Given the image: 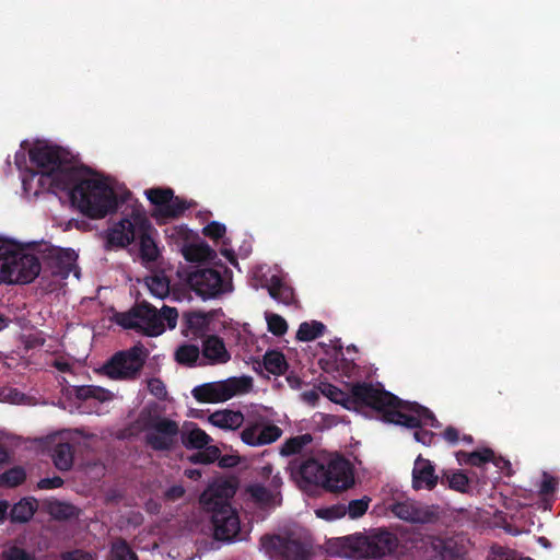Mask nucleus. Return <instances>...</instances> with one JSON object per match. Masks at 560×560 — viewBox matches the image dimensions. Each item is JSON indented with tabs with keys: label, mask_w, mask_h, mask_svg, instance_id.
<instances>
[{
	"label": "nucleus",
	"mask_w": 560,
	"mask_h": 560,
	"mask_svg": "<svg viewBox=\"0 0 560 560\" xmlns=\"http://www.w3.org/2000/svg\"><path fill=\"white\" fill-rule=\"evenodd\" d=\"M319 392L330 401L350 410L370 407L380 412L385 421L407 428L420 425L438 427L434 415L425 407L415 402L399 401L396 396L385 392L380 384H357L346 394L332 384H319Z\"/></svg>",
	"instance_id": "f03ea898"
},
{
	"label": "nucleus",
	"mask_w": 560,
	"mask_h": 560,
	"mask_svg": "<svg viewBox=\"0 0 560 560\" xmlns=\"http://www.w3.org/2000/svg\"><path fill=\"white\" fill-rule=\"evenodd\" d=\"M325 469L324 465L316 462V459H306L300 467V476L302 478V487L308 485L325 486Z\"/></svg>",
	"instance_id": "a878e982"
},
{
	"label": "nucleus",
	"mask_w": 560,
	"mask_h": 560,
	"mask_svg": "<svg viewBox=\"0 0 560 560\" xmlns=\"http://www.w3.org/2000/svg\"><path fill=\"white\" fill-rule=\"evenodd\" d=\"M183 254L185 259L188 261H202L211 257L212 250L210 249L209 245L199 242L185 245L183 248Z\"/></svg>",
	"instance_id": "473e14b6"
},
{
	"label": "nucleus",
	"mask_w": 560,
	"mask_h": 560,
	"mask_svg": "<svg viewBox=\"0 0 560 560\" xmlns=\"http://www.w3.org/2000/svg\"><path fill=\"white\" fill-rule=\"evenodd\" d=\"M325 332V326L320 322H305L300 324L296 338L299 341L308 342L316 340L317 337Z\"/></svg>",
	"instance_id": "2f4dec72"
},
{
	"label": "nucleus",
	"mask_w": 560,
	"mask_h": 560,
	"mask_svg": "<svg viewBox=\"0 0 560 560\" xmlns=\"http://www.w3.org/2000/svg\"><path fill=\"white\" fill-rule=\"evenodd\" d=\"M315 515L318 518L326 521H335L342 518L347 515V508L342 504H337L328 508H320L315 510Z\"/></svg>",
	"instance_id": "a19ab883"
},
{
	"label": "nucleus",
	"mask_w": 560,
	"mask_h": 560,
	"mask_svg": "<svg viewBox=\"0 0 560 560\" xmlns=\"http://www.w3.org/2000/svg\"><path fill=\"white\" fill-rule=\"evenodd\" d=\"M21 172L22 189L27 198L44 191H67L78 211L86 218L100 220L115 212L127 199L124 184L89 168H79L66 153L47 140H23L14 154Z\"/></svg>",
	"instance_id": "f257e3e1"
},
{
	"label": "nucleus",
	"mask_w": 560,
	"mask_h": 560,
	"mask_svg": "<svg viewBox=\"0 0 560 560\" xmlns=\"http://www.w3.org/2000/svg\"><path fill=\"white\" fill-rule=\"evenodd\" d=\"M37 501L32 498H24L14 504L11 510V520L13 522H27L37 510Z\"/></svg>",
	"instance_id": "cd10ccee"
},
{
	"label": "nucleus",
	"mask_w": 560,
	"mask_h": 560,
	"mask_svg": "<svg viewBox=\"0 0 560 560\" xmlns=\"http://www.w3.org/2000/svg\"><path fill=\"white\" fill-rule=\"evenodd\" d=\"M488 560H521L515 551L502 547L492 548L488 553Z\"/></svg>",
	"instance_id": "49530a36"
},
{
	"label": "nucleus",
	"mask_w": 560,
	"mask_h": 560,
	"mask_svg": "<svg viewBox=\"0 0 560 560\" xmlns=\"http://www.w3.org/2000/svg\"><path fill=\"white\" fill-rule=\"evenodd\" d=\"M145 284L149 292L153 295L163 300L170 293V281L167 276L163 273H154L145 279Z\"/></svg>",
	"instance_id": "c85d7f7f"
},
{
	"label": "nucleus",
	"mask_w": 560,
	"mask_h": 560,
	"mask_svg": "<svg viewBox=\"0 0 560 560\" xmlns=\"http://www.w3.org/2000/svg\"><path fill=\"white\" fill-rule=\"evenodd\" d=\"M448 483L452 489L465 492L468 489L469 479L462 472H455L448 477Z\"/></svg>",
	"instance_id": "de8ad7c7"
},
{
	"label": "nucleus",
	"mask_w": 560,
	"mask_h": 560,
	"mask_svg": "<svg viewBox=\"0 0 560 560\" xmlns=\"http://www.w3.org/2000/svg\"><path fill=\"white\" fill-rule=\"evenodd\" d=\"M354 486V470L348 459L332 458L325 469L324 489L339 492Z\"/></svg>",
	"instance_id": "a211bd4d"
},
{
	"label": "nucleus",
	"mask_w": 560,
	"mask_h": 560,
	"mask_svg": "<svg viewBox=\"0 0 560 560\" xmlns=\"http://www.w3.org/2000/svg\"><path fill=\"white\" fill-rule=\"evenodd\" d=\"M443 438L451 444H455L458 440V432L455 428H447L444 430Z\"/></svg>",
	"instance_id": "680f3d73"
},
{
	"label": "nucleus",
	"mask_w": 560,
	"mask_h": 560,
	"mask_svg": "<svg viewBox=\"0 0 560 560\" xmlns=\"http://www.w3.org/2000/svg\"><path fill=\"white\" fill-rule=\"evenodd\" d=\"M207 421L209 424L222 430H236L243 425L245 417L241 411L223 408L209 415Z\"/></svg>",
	"instance_id": "5701e85b"
},
{
	"label": "nucleus",
	"mask_w": 560,
	"mask_h": 560,
	"mask_svg": "<svg viewBox=\"0 0 560 560\" xmlns=\"http://www.w3.org/2000/svg\"><path fill=\"white\" fill-rule=\"evenodd\" d=\"M282 429L271 422L261 408L254 409L245 418V425L241 432V442L252 447H260L276 443L282 436Z\"/></svg>",
	"instance_id": "9d476101"
},
{
	"label": "nucleus",
	"mask_w": 560,
	"mask_h": 560,
	"mask_svg": "<svg viewBox=\"0 0 560 560\" xmlns=\"http://www.w3.org/2000/svg\"><path fill=\"white\" fill-rule=\"evenodd\" d=\"M252 387L250 376H231L223 381L197 385L191 389V395L200 404H222L233 397L250 393Z\"/></svg>",
	"instance_id": "0eeeda50"
},
{
	"label": "nucleus",
	"mask_w": 560,
	"mask_h": 560,
	"mask_svg": "<svg viewBox=\"0 0 560 560\" xmlns=\"http://www.w3.org/2000/svg\"><path fill=\"white\" fill-rule=\"evenodd\" d=\"M52 365L61 373L72 372L73 362L69 358L59 357L54 359Z\"/></svg>",
	"instance_id": "864d4df0"
},
{
	"label": "nucleus",
	"mask_w": 560,
	"mask_h": 560,
	"mask_svg": "<svg viewBox=\"0 0 560 560\" xmlns=\"http://www.w3.org/2000/svg\"><path fill=\"white\" fill-rule=\"evenodd\" d=\"M186 281L203 300L233 291L231 275L223 267L197 268L188 273Z\"/></svg>",
	"instance_id": "1a4fd4ad"
},
{
	"label": "nucleus",
	"mask_w": 560,
	"mask_h": 560,
	"mask_svg": "<svg viewBox=\"0 0 560 560\" xmlns=\"http://www.w3.org/2000/svg\"><path fill=\"white\" fill-rule=\"evenodd\" d=\"M81 434L80 431H77L74 433H62L56 436L55 439H59V443L56 445L52 454L54 464L57 468L60 470H67L72 466L73 463V454L72 448L69 443H62L61 440L63 439H75V436L72 435H79Z\"/></svg>",
	"instance_id": "393cba45"
},
{
	"label": "nucleus",
	"mask_w": 560,
	"mask_h": 560,
	"mask_svg": "<svg viewBox=\"0 0 560 560\" xmlns=\"http://www.w3.org/2000/svg\"><path fill=\"white\" fill-rule=\"evenodd\" d=\"M557 486L558 480L556 478L547 474L542 475L541 491L545 494H548V492H552Z\"/></svg>",
	"instance_id": "6e6d98bb"
},
{
	"label": "nucleus",
	"mask_w": 560,
	"mask_h": 560,
	"mask_svg": "<svg viewBox=\"0 0 560 560\" xmlns=\"http://www.w3.org/2000/svg\"><path fill=\"white\" fill-rule=\"evenodd\" d=\"M266 370L275 375H281L287 372L288 362L283 353L279 351H269L262 360Z\"/></svg>",
	"instance_id": "7c9ffc66"
},
{
	"label": "nucleus",
	"mask_w": 560,
	"mask_h": 560,
	"mask_svg": "<svg viewBox=\"0 0 560 560\" xmlns=\"http://www.w3.org/2000/svg\"><path fill=\"white\" fill-rule=\"evenodd\" d=\"M468 455L467 453H463V451H460L459 453L456 454V457H457V460L460 465H468L467 463V459H468Z\"/></svg>",
	"instance_id": "69168bd1"
},
{
	"label": "nucleus",
	"mask_w": 560,
	"mask_h": 560,
	"mask_svg": "<svg viewBox=\"0 0 560 560\" xmlns=\"http://www.w3.org/2000/svg\"><path fill=\"white\" fill-rule=\"evenodd\" d=\"M199 348L195 345L179 346L175 352L177 363L185 365H192L199 358Z\"/></svg>",
	"instance_id": "c9c22d12"
},
{
	"label": "nucleus",
	"mask_w": 560,
	"mask_h": 560,
	"mask_svg": "<svg viewBox=\"0 0 560 560\" xmlns=\"http://www.w3.org/2000/svg\"><path fill=\"white\" fill-rule=\"evenodd\" d=\"M186 475L188 478H191V479L201 477V472L199 469H187Z\"/></svg>",
	"instance_id": "338daca9"
},
{
	"label": "nucleus",
	"mask_w": 560,
	"mask_h": 560,
	"mask_svg": "<svg viewBox=\"0 0 560 560\" xmlns=\"http://www.w3.org/2000/svg\"><path fill=\"white\" fill-rule=\"evenodd\" d=\"M382 503L394 516L406 522L429 523L438 517L434 506L418 503L397 489L384 490Z\"/></svg>",
	"instance_id": "6e6552de"
},
{
	"label": "nucleus",
	"mask_w": 560,
	"mask_h": 560,
	"mask_svg": "<svg viewBox=\"0 0 560 560\" xmlns=\"http://www.w3.org/2000/svg\"><path fill=\"white\" fill-rule=\"evenodd\" d=\"M331 546L332 552L341 558H380L397 547V539L386 529H375L369 534L336 538Z\"/></svg>",
	"instance_id": "20e7f679"
},
{
	"label": "nucleus",
	"mask_w": 560,
	"mask_h": 560,
	"mask_svg": "<svg viewBox=\"0 0 560 560\" xmlns=\"http://www.w3.org/2000/svg\"><path fill=\"white\" fill-rule=\"evenodd\" d=\"M25 470L22 467H13L0 475V487L13 488L23 483Z\"/></svg>",
	"instance_id": "4c0bfd02"
},
{
	"label": "nucleus",
	"mask_w": 560,
	"mask_h": 560,
	"mask_svg": "<svg viewBox=\"0 0 560 560\" xmlns=\"http://www.w3.org/2000/svg\"><path fill=\"white\" fill-rule=\"evenodd\" d=\"M153 206L152 215L159 223H166L177 219L189 208L186 200L175 197L172 189L151 188L144 191Z\"/></svg>",
	"instance_id": "f8f14e48"
},
{
	"label": "nucleus",
	"mask_w": 560,
	"mask_h": 560,
	"mask_svg": "<svg viewBox=\"0 0 560 560\" xmlns=\"http://www.w3.org/2000/svg\"><path fill=\"white\" fill-rule=\"evenodd\" d=\"M202 354L209 364H224L231 359L224 341L217 336H210L205 340Z\"/></svg>",
	"instance_id": "b1692460"
},
{
	"label": "nucleus",
	"mask_w": 560,
	"mask_h": 560,
	"mask_svg": "<svg viewBox=\"0 0 560 560\" xmlns=\"http://www.w3.org/2000/svg\"><path fill=\"white\" fill-rule=\"evenodd\" d=\"M427 557L431 560H454L459 557L460 549L453 538L431 537L427 540Z\"/></svg>",
	"instance_id": "412c9836"
},
{
	"label": "nucleus",
	"mask_w": 560,
	"mask_h": 560,
	"mask_svg": "<svg viewBox=\"0 0 560 560\" xmlns=\"http://www.w3.org/2000/svg\"><path fill=\"white\" fill-rule=\"evenodd\" d=\"M2 555L7 560H26L27 553L19 547L12 546L3 550Z\"/></svg>",
	"instance_id": "603ef678"
},
{
	"label": "nucleus",
	"mask_w": 560,
	"mask_h": 560,
	"mask_svg": "<svg viewBox=\"0 0 560 560\" xmlns=\"http://www.w3.org/2000/svg\"><path fill=\"white\" fill-rule=\"evenodd\" d=\"M178 313L170 306H162L160 311L149 304H140L130 313L122 314L119 324L126 328H139L149 336H159L166 327L177 325Z\"/></svg>",
	"instance_id": "423d86ee"
},
{
	"label": "nucleus",
	"mask_w": 560,
	"mask_h": 560,
	"mask_svg": "<svg viewBox=\"0 0 560 560\" xmlns=\"http://www.w3.org/2000/svg\"><path fill=\"white\" fill-rule=\"evenodd\" d=\"M225 225L220 222H211L203 228V234L214 241L222 240L225 236Z\"/></svg>",
	"instance_id": "c03bdc74"
},
{
	"label": "nucleus",
	"mask_w": 560,
	"mask_h": 560,
	"mask_svg": "<svg viewBox=\"0 0 560 560\" xmlns=\"http://www.w3.org/2000/svg\"><path fill=\"white\" fill-rule=\"evenodd\" d=\"M140 240V256L144 264L155 261L160 255L156 243L150 237L148 230L139 234Z\"/></svg>",
	"instance_id": "c756f323"
},
{
	"label": "nucleus",
	"mask_w": 560,
	"mask_h": 560,
	"mask_svg": "<svg viewBox=\"0 0 560 560\" xmlns=\"http://www.w3.org/2000/svg\"><path fill=\"white\" fill-rule=\"evenodd\" d=\"M218 458H220L219 465L221 467H234L240 464V457L236 455L223 456V457L219 456Z\"/></svg>",
	"instance_id": "052dcab7"
},
{
	"label": "nucleus",
	"mask_w": 560,
	"mask_h": 560,
	"mask_svg": "<svg viewBox=\"0 0 560 560\" xmlns=\"http://www.w3.org/2000/svg\"><path fill=\"white\" fill-rule=\"evenodd\" d=\"M493 458V453L489 448H483L480 451H474L468 455L467 463L472 466H480L483 463H488V460Z\"/></svg>",
	"instance_id": "a18cd8bd"
},
{
	"label": "nucleus",
	"mask_w": 560,
	"mask_h": 560,
	"mask_svg": "<svg viewBox=\"0 0 560 560\" xmlns=\"http://www.w3.org/2000/svg\"><path fill=\"white\" fill-rule=\"evenodd\" d=\"M208 323L207 316L201 313H191L186 315V336H198L205 331Z\"/></svg>",
	"instance_id": "e433bc0d"
},
{
	"label": "nucleus",
	"mask_w": 560,
	"mask_h": 560,
	"mask_svg": "<svg viewBox=\"0 0 560 560\" xmlns=\"http://www.w3.org/2000/svg\"><path fill=\"white\" fill-rule=\"evenodd\" d=\"M212 512L214 538L224 541L238 538L242 525L237 511L230 504H222Z\"/></svg>",
	"instance_id": "f3484780"
},
{
	"label": "nucleus",
	"mask_w": 560,
	"mask_h": 560,
	"mask_svg": "<svg viewBox=\"0 0 560 560\" xmlns=\"http://www.w3.org/2000/svg\"><path fill=\"white\" fill-rule=\"evenodd\" d=\"M0 399L4 402L20 405L24 402L25 396L18 392L16 388H3L0 394Z\"/></svg>",
	"instance_id": "09e8293b"
},
{
	"label": "nucleus",
	"mask_w": 560,
	"mask_h": 560,
	"mask_svg": "<svg viewBox=\"0 0 560 560\" xmlns=\"http://www.w3.org/2000/svg\"><path fill=\"white\" fill-rule=\"evenodd\" d=\"M61 485L62 479L60 477L44 478L38 482V487L42 489L59 488Z\"/></svg>",
	"instance_id": "4d7b16f0"
},
{
	"label": "nucleus",
	"mask_w": 560,
	"mask_h": 560,
	"mask_svg": "<svg viewBox=\"0 0 560 560\" xmlns=\"http://www.w3.org/2000/svg\"><path fill=\"white\" fill-rule=\"evenodd\" d=\"M180 439L186 448H203L200 454L192 456L195 463H214L220 456V448L215 445H211L213 439L196 423H186L182 429Z\"/></svg>",
	"instance_id": "ddd939ff"
},
{
	"label": "nucleus",
	"mask_w": 560,
	"mask_h": 560,
	"mask_svg": "<svg viewBox=\"0 0 560 560\" xmlns=\"http://www.w3.org/2000/svg\"><path fill=\"white\" fill-rule=\"evenodd\" d=\"M319 386L317 388L306 389L301 394V400L307 405L315 406L319 398Z\"/></svg>",
	"instance_id": "5fc2aeb1"
},
{
	"label": "nucleus",
	"mask_w": 560,
	"mask_h": 560,
	"mask_svg": "<svg viewBox=\"0 0 560 560\" xmlns=\"http://www.w3.org/2000/svg\"><path fill=\"white\" fill-rule=\"evenodd\" d=\"M40 273V261L31 245L0 237V282L30 283Z\"/></svg>",
	"instance_id": "7ed1b4c3"
},
{
	"label": "nucleus",
	"mask_w": 560,
	"mask_h": 560,
	"mask_svg": "<svg viewBox=\"0 0 560 560\" xmlns=\"http://www.w3.org/2000/svg\"><path fill=\"white\" fill-rule=\"evenodd\" d=\"M78 394L84 398H94L97 401H112L115 397L114 393L98 386H86L78 389Z\"/></svg>",
	"instance_id": "58836bf2"
},
{
	"label": "nucleus",
	"mask_w": 560,
	"mask_h": 560,
	"mask_svg": "<svg viewBox=\"0 0 560 560\" xmlns=\"http://www.w3.org/2000/svg\"><path fill=\"white\" fill-rule=\"evenodd\" d=\"M144 362L141 347H132L129 351L115 354L104 365V373L115 380L130 378L137 374Z\"/></svg>",
	"instance_id": "2eb2a0df"
},
{
	"label": "nucleus",
	"mask_w": 560,
	"mask_h": 560,
	"mask_svg": "<svg viewBox=\"0 0 560 560\" xmlns=\"http://www.w3.org/2000/svg\"><path fill=\"white\" fill-rule=\"evenodd\" d=\"M149 229L150 222L144 212L141 209H133L131 213L109 226L107 244L116 248H125Z\"/></svg>",
	"instance_id": "9b49d317"
},
{
	"label": "nucleus",
	"mask_w": 560,
	"mask_h": 560,
	"mask_svg": "<svg viewBox=\"0 0 560 560\" xmlns=\"http://www.w3.org/2000/svg\"><path fill=\"white\" fill-rule=\"evenodd\" d=\"M312 436L310 434H303L288 439L284 444L280 447V455L291 456L295 455L296 452L301 451L305 445L310 444Z\"/></svg>",
	"instance_id": "f704fd0d"
},
{
	"label": "nucleus",
	"mask_w": 560,
	"mask_h": 560,
	"mask_svg": "<svg viewBox=\"0 0 560 560\" xmlns=\"http://www.w3.org/2000/svg\"><path fill=\"white\" fill-rule=\"evenodd\" d=\"M265 319L267 322L269 332L276 336H282L288 330V322L279 314L266 312Z\"/></svg>",
	"instance_id": "ea45409f"
},
{
	"label": "nucleus",
	"mask_w": 560,
	"mask_h": 560,
	"mask_svg": "<svg viewBox=\"0 0 560 560\" xmlns=\"http://www.w3.org/2000/svg\"><path fill=\"white\" fill-rule=\"evenodd\" d=\"M148 387L152 395L158 398H164L167 394L165 385L160 381V378H150L148 383Z\"/></svg>",
	"instance_id": "3c124183"
},
{
	"label": "nucleus",
	"mask_w": 560,
	"mask_h": 560,
	"mask_svg": "<svg viewBox=\"0 0 560 560\" xmlns=\"http://www.w3.org/2000/svg\"><path fill=\"white\" fill-rule=\"evenodd\" d=\"M282 485V480L279 475L273 476L271 479V487H265L258 481L249 483L245 492L252 502L260 508H276L280 504L281 497L279 488Z\"/></svg>",
	"instance_id": "6ab92c4d"
},
{
	"label": "nucleus",
	"mask_w": 560,
	"mask_h": 560,
	"mask_svg": "<svg viewBox=\"0 0 560 560\" xmlns=\"http://www.w3.org/2000/svg\"><path fill=\"white\" fill-rule=\"evenodd\" d=\"M439 477L434 472V465L430 459L418 456L412 469V487L416 490H431L436 486Z\"/></svg>",
	"instance_id": "4be33fe9"
},
{
	"label": "nucleus",
	"mask_w": 560,
	"mask_h": 560,
	"mask_svg": "<svg viewBox=\"0 0 560 560\" xmlns=\"http://www.w3.org/2000/svg\"><path fill=\"white\" fill-rule=\"evenodd\" d=\"M62 560H96V556L90 551L73 550L66 552L65 556H62Z\"/></svg>",
	"instance_id": "8fccbe9b"
},
{
	"label": "nucleus",
	"mask_w": 560,
	"mask_h": 560,
	"mask_svg": "<svg viewBox=\"0 0 560 560\" xmlns=\"http://www.w3.org/2000/svg\"><path fill=\"white\" fill-rule=\"evenodd\" d=\"M235 483L232 479L217 478L202 491L200 501L205 508L215 510L222 504H229L228 500L235 494Z\"/></svg>",
	"instance_id": "aec40b11"
},
{
	"label": "nucleus",
	"mask_w": 560,
	"mask_h": 560,
	"mask_svg": "<svg viewBox=\"0 0 560 560\" xmlns=\"http://www.w3.org/2000/svg\"><path fill=\"white\" fill-rule=\"evenodd\" d=\"M261 547L271 560H306L308 555L302 542L290 537H266Z\"/></svg>",
	"instance_id": "dca6fc26"
},
{
	"label": "nucleus",
	"mask_w": 560,
	"mask_h": 560,
	"mask_svg": "<svg viewBox=\"0 0 560 560\" xmlns=\"http://www.w3.org/2000/svg\"><path fill=\"white\" fill-rule=\"evenodd\" d=\"M415 438L418 443L430 445L433 443L434 434L427 431H416Z\"/></svg>",
	"instance_id": "bf43d9fd"
},
{
	"label": "nucleus",
	"mask_w": 560,
	"mask_h": 560,
	"mask_svg": "<svg viewBox=\"0 0 560 560\" xmlns=\"http://www.w3.org/2000/svg\"><path fill=\"white\" fill-rule=\"evenodd\" d=\"M371 499L368 497H363L361 499H354L349 502L347 508V515L350 518H359L362 517L370 506Z\"/></svg>",
	"instance_id": "79ce46f5"
},
{
	"label": "nucleus",
	"mask_w": 560,
	"mask_h": 560,
	"mask_svg": "<svg viewBox=\"0 0 560 560\" xmlns=\"http://www.w3.org/2000/svg\"><path fill=\"white\" fill-rule=\"evenodd\" d=\"M185 494V489L184 487L177 485V486H173L171 488H168L166 491H165V497L168 499V500H178L179 498H182L183 495Z\"/></svg>",
	"instance_id": "13d9d810"
},
{
	"label": "nucleus",
	"mask_w": 560,
	"mask_h": 560,
	"mask_svg": "<svg viewBox=\"0 0 560 560\" xmlns=\"http://www.w3.org/2000/svg\"><path fill=\"white\" fill-rule=\"evenodd\" d=\"M112 553V560H137L124 540L114 541Z\"/></svg>",
	"instance_id": "37998d69"
},
{
	"label": "nucleus",
	"mask_w": 560,
	"mask_h": 560,
	"mask_svg": "<svg viewBox=\"0 0 560 560\" xmlns=\"http://www.w3.org/2000/svg\"><path fill=\"white\" fill-rule=\"evenodd\" d=\"M8 458H9L8 453L5 452V450L3 447L0 446V464L7 463Z\"/></svg>",
	"instance_id": "774afa93"
},
{
	"label": "nucleus",
	"mask_w": 560,
	"mask_h": 560,
	"mask_svg": "<svg viewBox=\"0 0 560 560\" xmlns=\"http://www.w3.org/2000/svg\"><path fill=\"white\" fill-rule=\"evenodd\" d=\"M56 256L59 265L54 272L61 276L63 279L68 277L70 272H73L75 278L79 279L77 267L78 254L72 249H60L57 252Z\"/></svg>",
	"instance_id": "bb28decb"
},
{
	"label": "nucleus",
	"mask_w": 560,
	"mask_h": 560,
	"mask_svg": "<svg viewBox=\"0 0 560 560\" xmlns=\"http://www.w3.org/2000/svg\"><path fill=\"white\" fill-rule=\"evenodd\" d=\"M9 504L7 501L0 500V523H3L8 515Z\"/></svg>",
	"instance_id": "0e129e2a"
},
{
	"label": "nucleus",
	"mask_w": 560,
	"mask_h": 560,
	"mask_svg": "<svg viewBox=\"0 0 560 560\" xmlns=\"http://www.w3.org/2000/svg\"><path fill=\"white\" fill-rule=\"evenodd\" d=\"M48 512L51 517L58 520H67L78 515L75 506L60 500L48 501Z\"/></svg>",
	"instance_id": "72a5a7b5"
},
{
	"label": "nucleus",
	"mask_w": 560,
	"mask_h": 560,
	"mask_svg": "<svg viewBox=\"0 0 560 560\" xmlns=\"http://www.w3.org/2000/svg\"><path fill=\"white\" fill-rule=\"evenodd\" d=\"M287 383L290 387L295 389L300 388L302 385V381L300 380V377L293 374L287 376Z\"/></svg>",
	"instance_id": "e2e57ef3"
},
{
	"label": "nucleus",
	"mask_w": 560,
	"mask_h": 560,
	"mask_svg": "<svg viewBox=\"0 0 560 560\" xmlns=\"http://www.w3.org/2000/svg\"><path fill=\"white\" fill-rule=\"evenodd\" d=\"M135 433H143L144 443L149 447L164 451L177 443L179 427L173 419L142 409L131 434Z\"/></svg>",
	"instance_id": "39448f33"
},
{
	"label": "nucleus",
	"mask_w": 560,
	"mask_h": 560,
	"mask_svg": "<svg viewBox=\"0 0 560 560\" xmlns=\"http://www.w3.org/2000/svg\"><path fill=\"white\" fill-rule=\"evenodd\" d=\"M252 277L258 282V285L268 289L269 295L273 300L284 304H289L293 301L294 293L291 287L287 285L284 276L279 268H270L266 267V265H260L253 269Z\"/></svg>",
	"instance_id": "4468645a"
}]
</instances>
